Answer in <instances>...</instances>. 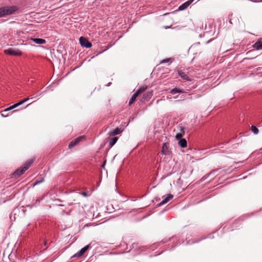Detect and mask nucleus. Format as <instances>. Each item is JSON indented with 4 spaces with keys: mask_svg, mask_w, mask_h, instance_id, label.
<instances>
[{
    "mask_svg": "<svg viewBox=\"0 0 262 262\" xmlns=\"http://www.w3.org/2000/svg\"><path fill=\"white\" fill-rule=\"evenodd\" d=\"M35 158H33L27 160L20 168L17 169L12 174L11 178L17 179L28 169L34 162Z\"/></svg>",
    "mask_w": 262,
    "mask_h": 262,
    "instance_id": "obj_1",
    "label": "nucleus"
},
{
    "mask_svg": "<svg viewBox=\"0 0 262 262\" xmlns=\"http://www.w3.org/2000/svg\"><path fill=\"white\" fill-rule=\"evenodd\" d=\"M225 173L224 170L221 169H215L203 176L201 180H205L207 179H209L210 180H213L214 179L220 180L222 178Z\"/></svg>",
    "mask_w": 262,
    "mask_h": 262,
    "instance_id": "obj_2",
    "label": "nucleus"
},
{
    "mask_svg": "<svg viewBox=\"0 0 262 262\" xmlns=\"http://www.w3.org/2000/svg\"><path fill=\"white\" fill-rule=\"evenodd\" d=\"M18 9L16 6H8L0 8V17L13 14Z\"/></svg>",
    "mask_w": 262,
    "mask_h": 262,
    "instance_id": "obj_3",
    "label": "nucleus"
},
{
    "mask_svg": "<svg viewBox=\"0 0 262 262\" xmlns=\"http://www.w3.org/2000/svg\"><path fill=\"white\" fill-rule=\"evenodd\" d=\"M29 99V98H25L21 100H20V101H19L18 102L14 104V105L9 107L8 108H6L5 110H4L3 112V113L2 114V116L4 117H7L9 114H5V113H7L8 112L18 107V106L21 105L22 104H23L24 102H26L27 100H28Z\"/></svg>",
    "mask_w": 262,
    "mask_h": 262,
    "instance_id": "obj_4",
    "label": "nucleus"
},
{
    "mask_svg": "<svg viewBox=\"0 0 262 262\" xmlns=\"http://www.w3.org/2000/svg\"><path fill=\"white\" fill-rule=\"evenodd\" d=\"M79 42L82 47L86 48H90L92 46V43L83 37H80Z\"/></svg>",
    "mask_w": 262,
    "mask_h": 262,
    "instance_id": "obj_5",
    "label": "nucleus"
},
{
    "mask_svg": "<svg viewBox=\"0 0 262 262\" xmlns=\"http://www.w3.org/2000/svg\"><path fill=\"white\" fill-rule=\"evenodd\" d=\"M83 138H84V136H80L77 137L74 140L72 141L69 144V148H72L74 146H75L76 144H77Z\"/></svg>",
    "mask_w": 262,
    "mask_h": 262,
    "instance_id": "obj_6",
    "label": "nucleus"
},
{
    "mask_svg": "<svg viewBox=\"0 0 262 262\" xmlns=\"http://www.w3.org/2000/svg\"><path fill=\"white\" fill-rule=\"evenodd\" d=\"M161 153L163 155L168 156L170 154L169 147L166 143H164L162 145Z\"/></svg>",
    "mask_w": 262,
    "mask_h": 262,
    "instance_id": "obj_7",
    "label": "nucleus"
},
{
    "mask_svg": "<svg viewBox=\"0 0 262 262\" xmlns=\"http://www.w3.org/2000/svg\"><path fill=\"white\" fill-rule=\"evenodd\" d=\"M5 52L6 54H8L10 55H20L21 53L19 51H16L13 50V49H9L8 50H5Z\"/></svg>",
    "mask_w": 262,
    "mask_h": 262,
    "instance_id": "obj_8",
    "label": "nucleus"
},
{
    "mask_svg": "<svg viewBox=\"0 0 262 262\" xmlns=\"http://www.w3.org/2000/svg\"><path fill=\"white\" fill-rule=\"evenodd\" d=\"M152 96V91H148L144 93L142 99L144 101H148L149 100Z\"/></svg>",
    "mask_w": 262,
    "mask_h": 262,
    "instance_id": "obj_9",
    "label": "nucleus"
},
{
    "mask_svg": "<svg viewBox=\"0 0 262 262\" xmlns=\"http://www.w3.org/2000/svg\"><path fill=\"white\" fill-rule=\"evenodd\" d=\"M194 1V0H189L187 2H186L185 3H184V4H183L182 5H181V6H179V9L181 11L182 10H185V9H186Z\"/></svg>",
    "mask_w": 262,
    "mask_h": 262,
    "instance_id": "obj_10",
    "label": "nucleus"
},
{
    "mask_svg": "<svg viewBox=\"0 0 262 262\" xmlns=\"http://www.w3.org/2000/svg\"><path fill=\"white\" fill-rule=\"evenodd\" d=\"M89 245H86L82 248L79 252H78L74 256L76 257H80L82 256L89 248Z\"/></svg>",
    "mask_w": 262,
    "mask_h": 262,
    "instance_id": "obj_11",
    "label": "nucleus"
},
{
    "mask_svg": "<svg viewBox=\"0 0 262 262\" xmlns=\"http://www.w3.org/2000/svg\"><path fill=\"white\" fill-rule=\"evenodd\" d=\"M182 184V181H177L176 182V183L174 182L173 184L177 187V188H175V189L179 191L181 190H184L185 189V187H182L181 186Z\"/></svg>",
    "mask_w": 262,
    "mask_h": 262,
    "instance_id": "obj_12",
    "label": "nucleus"
},
{
    "mask_svg": "<svg viewBox=\"0 0 262 262\" xmlns=\"http://www.w3.org/2000/svg\"><path fill=\"white\" fill-rule=\"evenodd\" d=\"M178 73L182 79L190 81V79L189 78V76L185 73L182 72L181 70H179L178 71Z\"/></svg>",
    "mask_w": 262,
    "mask_h": 262,
    "instance_id": "obj_13",
    "label": "nucleus"
},
{
    "mask_svg": "<svg viewBox=\"0 0 262 262\" xmlns=\"http://www.w3.org/2000/svg\"><path fill=\"white\" fill-rule=\"evenodd\" d=\"M173 198V195L171 194H169L165 198H164L162 202H161L159 204V206H161V205H162L165 203H166L167 202H168L169 200H170L171 199H172Z\"/></svg>",
    "mask_w": 262,
    "mask_h": 262,
    "instance_id": "obj_14",
    "label": "nucleus"
},
{
    "mask_svg": "<svg viewBox=\"0 0 262 262\" xmlns=\"http://www.w3.org/2000/svg\"><path fill=\"white\" fill-rule=\"evenodd\" d=\"M31 40L38 45L45 44L46 42V40L42 38H31Z\"/></svg>",
    "mask_w": 262,
    "mask_h": 262,
    "instance_id": "obj_15",
    "label": "nucleus"
},
{
    "mask_svg": "<svg viewBox=\"0 0 262 262\" xmlns=\"http://www.w3.org/2000/svg\"><path fill=\"white\" fill-rule=\"evenodd\" d=\"M253 47L257 50H262V40H259L256 42H255Z\"/></svg>",
    "mask_w": 262,
    "mask_h": 262,
    "instance_id": "obj_16",
    "label": "nucleus"
},
{
    "mask_svg": "<svg viewBox=\"0 0 262 262\" xmlns=\"http://www.w3.org/2000/svg\"><path fill=\"white\" fill-rule=\"evenodd\" d=\"M122 132V129H121L120 128H119L118 127H117L116 128H115L113 130L110 132V135H111V136H115V135H117L119 134Z\"/></svg>",
    "mask_w": 262,
    "mask_h": 262,
    "instance_id": "obj_17",
    "label": "nucleus"
},
{
    "mask_svg": "<svg viewBox=\"0 0 262 262\" xmlns=\"http://www.w3.org/2000/svg\"><path fill=\"white\" fill-rule=\"evenodd\" d=\"M178 144L180 146H181V147H186L187 146V141L185 139H181L179 142H178Z\"/></svg>",
    "mask_w": 262,
    "mask_h": 262,
    "instance_id": "obj_18",
    "label": "nucleus"
},
{
    "mask_svg": "<svg viewBox=\"0 0 262 262\" xmlns=\"http://www.w3.org/2000/svg\"><path fill=\"white\" fill-rule=\"evenodd\" d=\"M146 89H147L146 86H142L140 87V88H139L135 93L136 94H138V96L140 94H141V93L145 91Z\"/></svg>",
    "mask_w": 262,
    "mask_h": 262,
    "instance_id": "obj_19",
    "label": "nucleus"
},
{
    "mask_svg": "<svg viewBox=\"0 0 262 262\" xmlns=\"http://www.w3.org/2000/svg\"><path fill=\"white\" fill-rule=\"evenodd\" d=\"M184 92H183V90H182V89H178L177 88H175L173 89H172L171 91H170V93L172 94H175L177 93H183Z\"/></svg>",
    "mask_w": 262,
    "mask_h": 262,
    "instance_id": "obj_20",
    "label": "nucleus"
},
{
    "mask_svg": "<svg viewBox=\"0 0 262 262\" xmlns=\"http://www.w3.org/2000/svg\"><path fill=\"white\" fill-rule=\"evenodd\" d=\"M118 140V137H113L112 139H110L109 142V145L111 147H112L115 144V143L117 142Z\"/></svg>",
    "mask_w": 262,
    "mask_h": 262,
    "instance_id": "obj_21",
    "label": "nucleus"
},
{
    "mask_svg": "<svg viewBox=\"0 0 262 262\" xmlns=\"http://www.w3.org/2000/svg\"><path fill=\"white\" fill-rule=\"evenodd\" d=\"M138 94H136L134 93L133 95L132 96L131 98L130 99L129 101V105H130L132 104L136 100L137 97H138Z\"/></svg>",
    "mask_w": 262,
    "mask_h": 262,
    "instance_id": "obj_22",
    "label": "nucleus"
},
{
    "mask_svg": "<svg viewBox=\"0 0 262 262\" xmlns=\"http://www.w3.org/2000/svg\"><path fill=\"white\" fill-rule=\"evenodd\" d=\"M251 130L253 132V133L255 135H257L259 133L258 129L254 125H252L251 127Z\"/></svg>",
    "mask_w": 262,
    "mask_h": 262,
    "instance_id": "obj_23",
    "label": "nucleus"
},
{
    "mask_svg": "<svg viewBox=\"0 0 262 262\" xmlns=\"http://www.w3.org/2000/svg\"><path fill=\"white\" fill-rule=\"evenodd\" d=\"M178 129L180 131V133L182 134H184L185 133V128L184 127H183L182 126H179L178 127Z\"/></svg>",
    "mask_w": 262,
    "mask_h": 262,
    "instance_id": "obj_24",
    "label": "nucleus"
},
{
    "mask_svg": "<svg viewBox=\"0 0 262 262\" xmlns=\"http://www.w3.org/2000/svg\"><path fill=\"white\" fill-rule=\"evenodd\" d=\"M171 60H172V58H166V59H165L162 60L160 62V63H164L168 62H169V61H171Z\"/></svg>",
    "mask_w": 262,
    "mask_h": 262,
    "instance_id": "obj_25",
    "label": "nucleus"
},
{
    "mask_svg": "<svg viewBox=\"0 0 262 262\" xmlns=\"http://www.w3.org/2000/svg\"><path fill=\"white\" fill-rule=\"evenodd\" d=\"M184 135L180 133H177L176 135V138L177 139H181V138Z\"/></svg>",
    "mask_w": 262,
    "mask_h": 262,
    "instance_id": "obj_26",
    "label": "nucleus"
},
{
    "mask_svg": "<svg viewBox=\"0 0 262 262\" xmlns=\"http://www.w3.org/2000/svg\"><path fill=\"white\" fill-rule=\"evenodd\" d=\"M81 194H82L83 196H85V197L88 196V194H87V193H86V192H82V193H81Z\"/></svg>",
    "mask_w": 262,
    "mask_h": 262,
    "instance_id": "obj_27",
    "label": "nucleus"
},
{
    "mask_svg": "<svg viewBox=\"0 0 262 262\" xmlns=\"http://www.w3.org/2000/svg\"><path fill=\"white\" fill-rule=\"evenodd\" d=\"M42 181H37L36 182H35L33 185V186H34L35 185L38 184V183L41 182Z\"/></svg>",
    "mask_w": 262,
    "mask_h": 262,
    "instance_id": "obj_28",
    "label": "nucleus"
},
{
    "mask_svg": "<svg viewBox=\"0 0 262 262\" xmlns=\"http://www.w3.org/2000/svg\"><path fill=\"white\" fill-rule=\"evenodd\" d=\"M114 188H115V190L116 191L117 190V183H115L114 184Z\"/></svg>",
    "mask_w": 262,
    "mask_h": 262,
    "instance_id": "obj_29",
    "label": "nucleus"
},
{
    "mask_svg": "<svg viewBox=\"0 0 262 262\" xmlns=\"http://www.w3.org/2000/svg\"><path fill=\"white\" fill-rule=\"evenodd\" d=\"M211 40H212L211 39L208 40V41L206 42V43L207 44V43H209L210 41H211Z\"/></svg>",
    "mask_w": 262,
    "mask_h": 262,
    "instance_id": "obj_30",
    "label": "nucleus"
},
{
    "mask_svg": "<svg viewBox=\"0 0 262 262\" xmlns=\"http://www.w3.org/2000/svg\"><path fill=\"white\" fill-rule=\"evenodd\" d=\"M165 28L167 29V28H169V27H168V26H165L164 27Z\"/></svg>",
    "mask_w": 262,
    "mask_h": 262,
    "instance_id": "obj_31",
    "label": "nucleus"
}]
</instances>
